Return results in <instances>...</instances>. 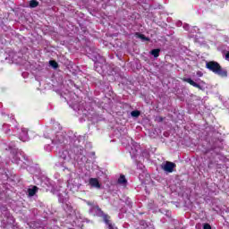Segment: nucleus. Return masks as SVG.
I'll return each instance as SVG.
<instances>
[{"instance_id": "f257e3e1", "label": "nucleus", "mask_w": 229, "mask_h": 229, "mask_svg": "<svg viewBox=\"0 0 229 229\" xmlns=\"http://www.w3.org/2000/svg\"><path fill=\"white\" fill-rule=\"evenodd\" d=\"M206 69H208V71H211V72H214V74L220 76V78H227L228 77V71H226V69L223 68V66H221V64L216 61L207 62Z\"/></svg>"}, {"instance_id": "423d86ee", "label": "nucleus", "mask_w": 229, "mask_h": 229, "mask_svg": "<svg viewBox=\"0 0 229 229\" xmlns=\"http://www.w3.org/2000/svg\"><path fill=\"white\" fill-rule=\"evenodd\" d=\"M182 81L189 83L190 85H191V87H195V89H199V90H201V89H202L201 85L198 84L197 82L192 81V79H191V78H183Z\"/></svg>"}, {"instance_id": "f8f14e48", "label": "nucleus", "mask_w": 229, "mask_h": 229, "mask_svg": "<svg viewBox=\"0 0 229 229\" xmlns=\"http://www.w3.org/2000/svg\"><path fill=\"white\" fill-rule=\"evenodd\" d=\"M49 64L51 65V67H53L54 69H58V63L55 60H51L49 61Z\"/></svg>"}, {"instance_id": "20e7f679", "label": "nucleus", "mask_w": 229, "mask_h": 229, "mask_svg": "<svg viewBox=\"0 0 229 229\" xmlns=\"http://www.w3.org/2000/svg\"><path fill=\"white\" fill-rule=\"evenodd\" d=\"M19 139L20 140H21V142H28V140H30V136L28 135V129L21 128V132Z\"/></svg>"}, {"instance_id": "dca6fc26", "label": "nucleus", "mask_w": 229, "mask_h": 229, "mask_svg": "<svg viewBox=\"0 0 229 229\" xmlns=\"http://www.w3.org/2000/svg\"><path fill=\"white\" fill-rule=\"evenodd\" d=\"M197 76H199V78H201L203 76V72L201 71L197 72Z\"/></svg>"}, {"instance_id": "9b49d317", "label": "nucleus", "mask_w": 229, "mask_h": 229, "mask_svg": "<svg viewBox=\"0 0 229 229\" xmlns=\"http://www.w3.org/2000/svg\"><path fill=\"white\" fill-rule=\"evenodd\" d=\"M38 6V1L37 0H30V8H37Z\"/></svg>"}, {"instance_id": "9d476101", "label": "nucleus", "mask_w": 229, "mask_h": 229, "mask_svg": "<svg viewBox=\"0 0 229 229\" xmlns=\"http://www.w3.org/2000/svg\"><path fill=\"white\" fill-rule=\"evenodd\" d=\"M136 37L140 38L141 40L149 41V38L146 37L144 34H140L139 32L136 33Z\"/></svg>"}, {"instance_id": "4468645a", "label": "nucleus", "mask_w": 229, "mask_h": 229, "mask_svg": "<svg viewBox=\"0 0 229 229\" xmlns=\"http://www.w3.org/2000/svg\"><path fill=\"white\" fill-rule=\"evenodd\" d=\"M131 115L132 117H139V115H140V111H139V110L132 111V112L131 113Z\"/></svg>"}, {"instance_id": "ddd939ff", "label": "nucleus", "mask_w": 229, "mask_h": 229, "mask_svg": "<svg viewBox=\"0 0 229 229\" xmlns=\"http://www.w3.org/2000/svg\"><path fill=\"white\" fill-rule=\"evenodd\" d=\"M126 177L124 175H120L119 179H118V183H126Z\"/></svg>"}, {"instance_id": "7ed1b4c3", "label": "nucleus", "mask_w": 229, "mask_h": 229, "mask_svg": "<svg viewBox=\"0 0 229 229\" xmlns=\"http://www.w3.org/2000/svg\"><path fill=\"white\" fill-rule=\"evenodd\" d=\"M174 167H176V164L170 161H166L163 166V170L165 171L166 173H173V171H174Z\"/></svg>"}, {"instance_id": "2eb2a0df", "label": "nucleus", "mask_w": 229, "mask_h": 229, "mask_svg": "<svg viewBox=\"0 0 229 229\" xmlns=\"http://www.w3.org/2000/svg\"><path fill=\"white\" fill-rule=\"evenodd\" d=\"M203 229H212V226L210 225V224H204Z\"/></svg>"}, {"instance_id": "0eeeda50", "label": "nucleus", "mask_w": 229, "mask_h": 229, "mask_svg": "<svg viewBox=\"0 0 229 229\" xmlns=\"http://www.w3.org/2000/svg\"><path fill=\"white\" fill-rule=\"evenodd\" d=\"M37 191H38V187L33 186V188H30L28 190L29 196L33 197L35 194H37Z\"/></svg>"}, {"instance_id": "f03ea898", "label": "nucleus", "mask_w": 229, "mask_h": 229, "mask_svg": "<svg viewBox=\"0 0 229 229\" xmlns=\"http://www.w3.org/2000/svg\"><path fill=\"white\" fill-rule=\"evenodd\" d=\"M96 208L97 212H98L99 217H102L104 223L108 225V229H119L115 225L112 224V220H110L112 217L108 214L105 213L99 206H97Z\"/></svg>"}, {"instance_id": "6e6552de", "label": "nucleus", "mask_w": 229, "mask_h": 229, "mask_svg": "<svg viewBox=\"0 0 229 229\" xmlns=\"http://www.w3.org/2000/svg\"><path fill=\"white\" fill-rule=\"evenodd\" d=\"M140 226H141V228L143 229H153V227H151V225H148V222H146V220H141L140 222Z\"/></svg>"}, {"instance_id": "39448f33", "label": "nucleus", "mask_w": 229, "mask_h": 229, "mask_svg": "<svg viewBox=\"0 0 229 229\" xmlns=\"http://www.w3.org/2000/svg\"><path fill=\"white\" fill-rule=\"evenodd\" d=\"M89 183L90 187H93L94 189H101V183H99L98 178H89Z\"/></svg>"}, {"instance_id": "1a4fd4ad", "label": "nucleus", "mask_w": 229, "mask_h": 229, "mask_svg": "<svg viewBox=\"0 0 229 229\" xmlns=\"http://www.w3.org/2000/svg\"><path fill=\"white\" fill-rule=\"evenodd\" d=\"M150 55H152L154 58H158L160 56V48L152 49Z\"/></svg>"}, {"instance_id": "f3484780", "label": "nucleus", "mask_w": 229, "mask_h": 229, "mask_svg": "<svg viewBox=\"0 0 229 229\" xmlns=\"http://www.w3.org/2000/svg\"><path fill=\"white\" fill-rule=\"evenodd\" d=\"M225 58H226V60H229V52L226 53Z\"/></svg>"}, {"instance_id": "a211bd4d", "label": "nucleus", "mask_w": 229, "mask_h": 229, "mask_svg": "<svg viewBox=\"0 0 229 229\" xmlns=\"http://www.w3.org/2000/svg\"><path fill=\"white\" fill-rule=\"evenodd\" d=\"M159 121H160V123H162V121H164V118L163 117H159Z\"/></svg>"}]
</instances>
